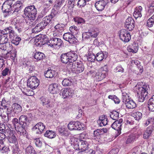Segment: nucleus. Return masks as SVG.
<instances>
[{
    "mask_svg": "<svg viewBox=\"0 0 154 154\" xmlns=\"http://www.w3.org/2000/svg\"><path fill=\"white\" fill-rule=\"evenodd\" d=\"M9 149V148L5 145L3 141H0V151L1 152H7Z\"/></svg>",
    "mask_w": 154,
    "mask_h": 154,
    "instance_id": "f704fd0d",
    "label": "nucleus"
},
{
    "mask_svg": "<svg viewBox=\"0 0 154 154\" xmlns=\"http://www.w3.org/2000/svg\"><path fill=\"white\" fill-rule=\"evenodd\" d=\"M147 26L149 27L154 25V15H153L147 21Z\"/></svg>",
    "mask_w": 154,
    "mask_h": 154,
    "instance_id": "a18cd8bd",
    "label": "nucleus"
},
{
    "mask_svg": "<svg viewBox=\"0 0 154 154\" xmlns=\"http://www.w3.org/2000/svg\"><path fill=\"white\" fill-rule=\"evenodd\" d=\"M135 135L134 134H131L128 136L126 143L127 144L131 143L135 140Z\"/></svg>",
    "mask_w": 154,
    "mask_h": 154,
    "instance_id": "79ce46f5",
    "label": "nucleus"
},
{
    "mask_svg": "<svg viewBox=\"0 0 154 154\" xmlns=\"http://www.w3.org/2000/svg\"><path fill=\"white\" fill-rule=\"evenodd\" d=\"M142 10V8L141 6H139L138 8H136L133 13V16L135 19L141 17V12Z\"/></svg>",
    "mask_w": 154,
    "mask_h": 154,
    "instance_id": "c756f323",
    "label": "nucleus"
},
{
    "mask_svg": "<svg viewBox=\"0 0 154 154\" xmlns=\"http://www.w3.org/2000/svg\"><path fill=\"white\" fill-rule=\"evenodd\" d=\"M7 37L6 35L3 34V35H2V37L1 38L0 41V45L6 44L8 42V38Z\"/></svg>",
    "mask_w": 154,
    "mask_h": 154,
    "instance_id": "c03bdc74",
    "label": "nucleus"
},
{
    "mask_svg": "<svg viewBox=\"0 0 154 154\" xmlns=\"http://www.w3.org/2000/svg\"><path fill=\"white\" fill-rule=\"evenodd\" d=\"M37 10L34 5L26 7L24 11L23 16L26 19V24L30 27L36 24L35 21L36 17Z\"/></svg>",
    "mask_w": 154,
    "mask_h": 154,
    "instance_id": "f257e3e1",
    "label": "nucleus"
},
{
    "mask_svg": "<svg viewBox=\"0 0 154 154\" xmlns=\"http://www.w3.org/2000/svg\"><path fill=\"white\" fill-rule=\"evenodd\" d=\"M21 40V38L17 36L11 39V43L16 45H18Z\"/></svg>",
    "mask_w": 154,
    "mask_h": 154,
    "instance_id": "8fccbe9b",
    "label": "nucleus"
},
{
    "mask_svg": "<svg viewBox=\"0 0 154 154\" xmlns=\"http://www.w3.org/2000/svg\"><path fill=\"white\" fill-rule=\"evenodd\" d=\"M9 51L4 49L0 48V57L5 59L8 58L9 57Z\"/></svg>",
    "mask_w": 154,
    "mask_h": 154,
    "instance_id": "72a5a7b5",
    "label": "nucleus"
},
{
    "mask_svg": "<svg viewBox=\"0 0 154 154\" xmlns=\"http://www.w3.org/2000/svg\"><path fill=\"white\" fill-rule=\"evenodd\" d=\"M29 120L28 116L24 115H21L19 118V121L16 118H14L12 120V123L15 128L18 131H21L23 128L29 124Z\"/></svg>",
    "mask_w": 154,
    "mask_h": 154,
    "instance_id": "7ed1b4c3",
    "label": "nucleus"
},
{
    "mask_svg": "<svg viewBox=\"0 0 154 154\" xmlns=\"http://www.w3.org/2000/svg\"><path fill=\"white\" fill-rule=\"evenodd\" d=\"M115 71L116 72H123L124 69L120 65L118 66L115 69Z\"/></svg>",
    "mask_w": 154,
    "mask_h": 154,
    "instance_id": "e2e57ef3",
    "label": "nucleus"
},
{
    "mask_svg": "<svg viewBox=\"0 0 154 154\" xmlns=\"http://www.w3.org/2000/svg\"><path fill=\"white\" fill-rule=\"evenodd\" d=\"M63 43L62 41L60 38H53L49 39L47 44L51 47L56 49H59Z\"/></svg>",
    "mask_w": 154,
    "mask_h": 154,
    "instance_id": "9d476101",
    "label": "nucleus"
},
{
    "mask_svg": "<svg viewBox=\"0 0 154 154\" xmlns=\"http://www.w3.org/2000/svg\"><path fill=\"white\" fill-rule=\"evenodd\" d=\"M57 83H53L50 85L49 88V91L52 94H56L58 92L60 89Z\"/></svg>",
    "mask_w": 154,
    "mask_h": 154,
    "instance_id": "b1692460",
    "label": "nucleus"
},
{
    "mask_svg": "<svg viewBox=\"0 0 154 154\" xmlns=\"http://www.w3.org/2000/svg\"><path fill=\"white\" fill-rule=\"evenodd\" d=\"M25 152L26 154H34L36 152L34 148L30 145L28 146L26 148Z\"/></svg>",
    "mask_w": 154,
    "mask_h": 154,
    "instance_id": "4c0bfd02",
    "label": "nucleus"
},
{
    "mask_svg": "<svg viewBox=\"0 0 154 154\" xmlns=\"http://www.w3.org/2000/svg\"><path fill=\"white\" fill-rule=\"evenodd\" d=\"M108 69L106 65H104L99 69L96 74V77L98 81H100L104 79L107 74Z\"/></svg>",
    "mask_w": 154,
    "mask_h": 154,
    "instance_id": "1a4fd4ad",
    "label": "nucleus"
},
{
    "mask_svg": "<svg viewBox=\"0 0 154 154\" xmlns=\"http://www.w3.org/2000/svg\"><path fill=\"white\" fill-rule=\"evenodd\" d=\"M120 39L125 42H128L131 39V35L129 32L125 29H123L119 32Z\"/></svg>",
    "mask_w": 154,
    "mask_h": 154,
    "instance_id": "f8f14e48",
    "label": "nucleus"
},
{
    "mask_svg": "<svg viewBox=\"0 0 154 154\" xmlns=\"http://www.w3.org/2000/svg\"><path fill=\"white\" fill-rule=\"evenodd\" d=\"M148 107L149 111L154 112V95L149 99Z\"/></svg>",
    "mask_w": 154,
    "mask_h": 154,
    "instance_id": "473e14b6",
    "label": "nucleus"
},
{
    "mask_svg": "<svg viewBox=\"0 0 154 154\" xmlns=\"http://www.w3.org/2000/svg\"><path fill=\"white\" fill-rule=\"evenodd\" d=\"M34 58L37 60L39 61L43 60L45 57V55L44 53L40 52H37L34 56Z\"/></svg>",
    "mask_w": 154,
    "mask_h": 154,
    "instance_id": "c9c22d12",
    "label": "nucleus"
},
{
    "mask_svg": "<svg viewBox=\"0 0 154 154\" xmlns=\"http://www.w3.org/2000/svg\"><path fill=\"white\" fill-rule=\"evenodd\" d=\"M72 83V81L68 78L64 79L62 82L63 85L65 86L70 85Z\"/></svg>",
    "mask_w": 154,
    "mask_h": 154,
    "instance_id": "3c124183",
    "label": "nucleus"
},
{
    "mask_svg": "<svg viewBox=\"0 0 154 154\" xmlns=\"http://www.w3.org/2000/svg\"><path fill=\"white\" fill-rule=\"evenodd\" d=\"M86 140H81L76 138H72L71 139V144L73 146L74 148L76 150H81L85 151L89 148V143Z\"/></svg>",
    "mask_w": 154,
    "mask_h": 154,
    "instance_id": "20e7f679",
    "label": "nucleus"
},
{
    "mask_svg": "<svg viewBox=\"0 0 154 154\" xmlns=\"http://www.w3.org/2000/svg\"><path fill=\"white\" fill-rule=\"evenodd\" d=\"M104 57V54L102 51L97 53L95 56L96 60L98 61H101L102 60Z\"/></svg>",
    "mask_w": 154,
    "mask_h": 154,
    "instance_id": "ea45409f",
    "label": "nucleus"
},
{
    "mask_svg": "<svg viewBox=\"0 0 154 154\" xmlns=\"http://www.w3.org/2000/svg\"><path fill=\"white\" fill-rule=\"evenodd\" d=\"M123 120L122 119H120L119 120L115 121L111 125L112 128L118 131L119 133L121 130L122 123V122Z\"/></svg>",
    "mask_w": 154,
    "mask_h": 154,
    "instance_id": "412c9836",
    "label": "nucleus"
},
{
    "mask_svg": "<svg viewBox=\"0 0 154 154\" xmlns=\"http://www.w3.org/2000/svg\"><path fill=\"white\" fill-rule=\"evenodd\" d=\"M16 131L19 133V134H20L21 135H23L24 136H26V131L25 128H23L22 130L21 131H18L17 130L16 128H15Z\"/></svg>",
    "mask_w": 154,
    "mask_h": 154,
    "instance_id": "338daca9",
    "label": "nucleus"
},
{
    "mask_svg": "<svg viewBox=\"0 0 154 154\" xmlns=\"http://www.w3.org/2000/svg\"><path fill=\"white\" fill-rule=\"evenodd\" d=\"M86 2L85 0H79L78 2L77 5L80 7H84L86 5Z\"/></svg>",
    "mask_w": 154,
    "mask_h": 154,
    "instance_id": "680f3d73",
    "label": "nucleus"
},
{
    "mask_svg": "<svg viewBox=\"0 0 154 154\" xmlns=\"http://www.w3.org/2000/svg\"><path fill=\"white\" fill-rule=\"evenodd\" d=\"M34 142L36 146L38 147H41L42 146V142L39 138H36L34 140Z\"/></svg>",
    "mask_w": 154,
    "mask_h": 154,
    "instance_id": "4d7b16f0",
    "label": "nucleus"
},
{
    "mask_svg": "<svg viewBox=\"0 0 154 154\" xmlns=\"http://www.w3.org/2000/svg\"><path fill=\"white\" fill-rule=\"evenodd\" d=\"M91 37L90 32H85L82 34V38L84 39H87Z\"/></svg>",
    "mask_w": 154,
    "mask_h": 154,
    "instance_id": "0e129e2a",
    "label": "nucleus"
},
{
    "mask_svg": "<svg viewBox=\"0 0 154 154\" xmlns=\"http://www.w3.org/2000/svg\"><path fill=\"white\" fill-rule=\"evenodd\" d=\"M134 63L137 65L138 69L137 70H139V73H141L143 71V66L139 63V62L137 60H136L134 62Z\"/></svg>",
    "mask_w": 154,
    "mask_h": 154,
    "instance_id": "603ef678",
    "label": "nucleus"
},
{
    "mask_svg": "<svg viewBox=\"0 0 154 154\" xmlns=\"http://www.w3.org/2000/svg\"><path fill=\"white\" fill-rule=\"evenodd\" d=\"M69 30L71 34L75 35L78 34L79 32V30L78 28L74 26H71L69 28Z\"/></svg>",
    "mask_w": 154,
    "mask_h": 154,
    "instance_id": "37998d69",
    "label": "nucleus"
},
{
    "mask_svg": "<svg viewBox=\"0 0 154 154\" xmlns=\"http://www.w3.org/2000/svg\"><path fill=\"white\" fill-rule=\"evenodd\" d=\"M97 123L99 126L102 127L107 124V119L106 116H102L99 117V119L97 121Z\"/></svg>",
    "mask_w": 154,
    "mask_h": 154,
    "instance_id": "a878e982",
    "label": "nucleus"
},
{
    "mask_svg": "<svg viewBox=\"0 0 154 154\" xmlns=\"http://www.w3.org/2000/svg\"><path fill=\"white\" fill-rule=\"evenodd\" d=\"M73 94V90L69 88H64L60 93V94L62 95L63 98L71 97Z\"/></svg>",
    "mask_w": 154,
    "mask_h": 154,
    "instance_id": "dca6fc26",
    "label": "nucleus"
},
{
    "mask_svg": "<svg viewBox=\"0 0 154 154\" xmlns=\"http://www.w3.org/2000/svg\"><path fill=\"white\" fill-rule=\"evenodd\" d=\"M12 1L9 0L6 1L3 4L2 7V11L5 12L9 13L11 11H13L12 8Z\"/></svg>",
    "mask_w": 154,
    "mask_h": 154,
    "instance_id": "2eb2a0df",
    "label": "nucleus"
},
{
    "mask_svg": "<svg viewBox=\"0 0 154 154\" xmlns=\"http://www.w3.org/2000/svg\"><path fill=\"white\" fill-rule=\"evenodd\" d=\"M110 116L113 120H116L119 118V113L116 111H113L111 113Z\"/></svg>",
    "mask_w": 154,
    "mask_h": 154,
    "instance_id": "49530a36",
    "label": "nucleus"
},
{
    "mask_svg": "<svg viewBox=\"0 0 154 154\" xmlns=\"http://www.w3.org/2000/svg\"><path fill=\"white\" fill-rule=\"evenodd\" d=\"M4 35H9V38L11 39L17 36L12 28L10 27L4 29Z\"/></svg>",
    "mask_w": 154,
    "mask_h": 154,
    "instance_id": "aec40b11",
    "label": "nucleus"
},
{
    "mask_svg": "<svg viewBox=\"0 0 154 154\" xmlns=\"http://www.w3.org/2000/svg\"><path fill=\"white\" fill-rule=\"evenodd\" d=\"M94 135L98 139H100L102 136L100 129H97L94 132Z\"/></svg>",
    "mask_w": 154,
    "mask_h": 154,
    "instance_id": "864d4df0",
    "label": "nucleus"
},
{
    "mask_svg": "<svg viewBox=\"0 0 154 154\" xmlns=\"http://www.w3.org/2000/svg\"><path fill=\"white\" fill-rule=\"evenodd\" d=\"M119 152V149L117 148H115L112 149L109 152L111 154H117Z\"/></svg>",
    "mask_w": 154,
    "mask_h": 154,
    "instance_id": "774afa93",
    "label": "nucleus"
},
{
    "mask_svg": "<svg viewBox=\"0 0 154 154\" xmlns=\"http://www.w3.org/2000/svg\"><path fill=\"white\" fill-rule=\"evenodd\" d=\"M67 69L69 71L71 70L76 73L82 72L84 69V66L81 62H73L72 63L69 64L67 66Z\"/></svg>",
    "mask_w": 154,
    "mask_h": 154,
    "instance_id": "0eeeda50",
    "label": "nucleus"
},
{
    "mask_svg": "<svg viewBox=\"0 0 154 154\" xmlns=\"http://www.w3.org/2000/svg\"><path fill=\"white\" fill-rule=\"evenodd\" d=\"M0 131L5 134H10L12 131L7 125H5L4 124H0Z\"/></svg>",
    "mask_w": 154,
    "mask_h": 154,
    "instance_id": "7c9ffc66",
    "label": "nucleus"
},
{
    "mask_svg": "<svg viewBox=\"0 0 154 154\" xmlns=\"http://www.w3.org/2000/svg\"><path fill=\"white\" fill-rule=\"evenodd\" d=\"M5 44L6 48L5 50H6L10 52L14 49L12 45L10 44L9 42H8Z\"/></svg>",
    "mask_w": 154,
    "mask_h": 154,
    "instance_id": "13d9d810",
    "label": "nucleus"
},
{
    "mask_svg": "<svg viewBox=\"0 0 154 154\" xmlns=\"http://www.w3.org/2000/svg\"><path fill=\"white\" fill-rule=\"evenodd\" d=\"M96 59L95 56L91 53H88L87 59L88 61L91 62H94Z\"/></svg>",
    "mask_w": 154,
    "mask_h": 154,
    "instance_id": "09e8293b",
    "label": "nucleus"
},
{
    "mask_svg": "<svg viewBox=\"0 0 154 154\" xmlns=\"http://www.w3.org/2000/svg\"><path fill=\"white\" fill-rule=\"evenodd\" d=\"M53 18L51 14L43 18L42 21L38 24L32 30L33 33H36L42 31L48 24Z\"/></svg>",
    "mask_w": 154,
    "mask_h": 154,
    "instance_id": "39448f33",
    "label": "nucleus"
},
{
    "mask_svg": "<svg viewBox=\"0 0 154 154\" xmlns=\"http://www.w3.org/2000/svg\"><path fill=\"white\" fill-rule=\"evenodd\" d=\"M127 50L129 52L136 53L138 50V45L136 43H133L129 45L127 48Z\"/></svg>",
    "mask_w": 154,
    "mask_h": 154,
    "instance_id": "393cba45",
    "label": "nucleus"
},
{
    "mask_svg": "<svg viewBox=\"0 0 154 154\" xmlns=\"http://www.w3.org/2000/svg\"><path fill=\"white\" fill-rule=\"evenodd\" d=\"M44 136L49 138H53L56 136L55 133L51 130H48L46 131L44 134Z\"/></svg>",
    "mask_w": 154,
    "mask_h": 154,
    "instance_id": "e433bc0d",
    "label": "nucleus"
},
{
    "mask_svg": "<svg viewBox=\"0 0 154 154\" xmlns=\"http://www.w3.org/2000/svg\"><path fill=\"white\" fill-rule=\"evenodd\" d=\"M10 69L9 67L5 68L2 71V74L3 76H5L10 73Z\"/></svg>",
    "mask_w": 154,
    "mask_h": 154,
    "instance_id": "052dcab7",
    "label": "nucleus"
},
{
    "mask_svg": "<svg viewBox=\"0 0 154 154\" xmlns=\"http://www.w3.org/2000/svg\"><path fill=\"white\" fill-rule=\"evenodd\" d=\"M74 19L75 22L78 24H82L85 22L84 20L81 18L76 17L74 18Z\"/></svg>",
    "mask_w": 154,
    "mask_h": 154,
    "instance_id": "bf43d9fd",
    "label": "nucleus"
},
{
    "mask_svg": "<svg viewBox=\"0 0 154 154\" xmlns=\"http://www.w3.org/2000/svg\"><path fill=\"white\" fill-rule=\"evenodd\" d=\"M149 8V12L151 13L154 11V1L152 2Z\"/></svg>",
    "mask_w": 154,
    "mask_h": 154,
    "instance_id": "69168bd1",
    "label": "nucleus"
},
{
    "mask_svg": "<svg viewBox=\"0 0 154 154\" xmlns=\"http://www.w3.org/2000/svg\"><path fill=\"white\" fill-rule=\"evenodd\" d=\"M27 85L32 89L36 88L39 85V81L35 76H31L28 80Z\"/></svg>",
    "mask_w": 154,
    "mask_h": 154,
    "instance_id": "9b49d317",
    "label": "nucleus"
},
{
    "mask_svg": "<svg viewBox=\"0 0 154 154\" xmlns=\"http://www.w3.org/2000/svg\"><path fill=\"white\" fill-rule=\"evenodd\" d=\"M45 128V126L43 123L39 122L37 123L33 128V130L35 131L37 134H41L43 130Z\"/></svg>",
    "mask_w": 154,
    "mask_h": 154,
    "instance_id": "6ab92c4d",
    "label": "nucleus"
},
{
    "mask_svg": "<svg viewBox=\"0 0 154 154\" xmlns=\"http://www.w3.org/2000/svg\"><path fill=\"white\" fill-rule=\"evenodd\" d=\"M134 21L131 17L127 18L125 23V27L129 31L133 30L134 27Z\"/></svg>",
    "mask_w": 154,
    "mask_h": 154,
    "instance_id": "a211bd4d",
    "label": "nucleus"
},
{
    "mask_svg": "<svg viewBox=\"0 0 154 154\" xmlns=\"http://www.w3.org/2000/svg\"><path fill=\"white\" fill-rule=\"evenodd\" d=\"M108 98L112 99L115 103H119L120 102L119 100L115 95H109L108 96Z\"/></svg>",
    "mask_w": 154,
    "mask_h": 154,
    "instance_id": "5fc2aeb1",
    "label": "nucleus"
},
{
    "mask_svg": "<svg viewBox=\"0 0 154 154\" xmlns=\"http://www.w3.org/2000/svg\"><path fill=\"white\" fill-rule=\"evenodd\" d=\"M60 58L62 63L67 64V67L69 64L76 61L77 55L75 53L72 52L63 54L61 55Z\"/></svg>",
    "mask_w": 154,
    "mask_h": 154,
    "instance_id": "423d86ee",
    "label": "nucleus"
},
{
    "mask_svg": "<svg viewBox=\"0 0 154 154\" xmlns=\"http://www.w3.org/2000/svg\"><path fill=\"white\" fill-rule=\"evenodd\" d=\"M10 54L9 56L10 58L13 60H14L16 55L17 51L15 49H14L10 52H9Z\"/></svg>",
    "mask_w": 154,
    "mask_h": 154,
    "instance_id": "6e6d98bb",
    "label": "nucleus"
},
{
    "mask_svg": "<svg viewBox=\"0 0 154 154\" xmlns=\"http://www.w3.org/2000/svg\"><path fill=\"white\" fill-rule=\"evenodd\" d=\"M68 128L70 130H80L83 128L81 123L79 122H71L68 125Z\"/></svg>",
    "mask_w": 154,
    "mask_h": 154,
    "instance_id": "4468645a",
    "label": "nucleus"
},
{
    "mask_svg": "<svg viewBox=\"0 0 154 154\" xmlns=\"http://www.w3.org/2000/svg\"><path fill=\"white\" fill-rule=\"evenodd\" d=\"M106 5V3L104 0H100L97 1L95 4L96 9L99 11L103 10Z\"/></svg>",
    "mask_w": 154,
    "mask_h": 154,
    "instance_id": "4be33fe9",
    "label": "nucleus"
},
{
    "mask_svg": "<svg viewBox=\"0 0 154 154\" xmlns=\"http://www.w3.org/2000/svg\"><path fill=\"white\" fill-rule=\"evenodd\" d=\"M153 129L151 126L147 127L143 134V138L145 139H148L152 135V132Z\"/></svg>",
    "mask_w": 154,
    "mask_h": 154,
    "instance_id": "5701e85b",
    "label": "nucleus"
},
{
    "mask_svg": "<svg viewBox=\"0 0 154 154\" xmlns=\"http://www.w3.org/2000/svg\"><path fill=\"white\" fill-rule=\"evenodd\" d=\"M149 88V86L147 84L143 85L137 84L134 87V90L137 93L138 101L143 102L146 99Z\"/></svg>",
    "mask_w": 154,
    "mask_h": 154,
    "instance_id": "f03ea898",
    "label": "nucleus"
},
{
    "mask_svg": "<svg viewBox=\"0 0 154 154\" xmlns=\"http://www.w3.org/2000/svg\"><path fill=\"white\" fill-rule=\"evenodd\" d=\"M22 110L20 105L17 103H14L11 107L8 108L7 114L8 116H14L16 113H18Z\"/></svg>",
    "mask_w": 154,
    "mask_h": 154,
    "instance_id": "6e6552de",
    "label": "nucleus"
},
{
    "mask_svg": "<svg viewBox=\"0 0 154 154\" xmlns=\"http://www.w3.org/2000/svg\"><path fill=\"white\" fill-rule=\"evenodd\" d=\"M63 39L72 44H75L77 42V40L74 35L70 32L65 33L63 36Z\"/></svg>",
    "mask_w": 154,
    "mask_h": 154,
    "instance_id": "ddd939ff",
    "label": "nucleus"
},
{
    "mask_svg": "<svg viewBox=\"0 0 154 154\" xmlns=\"http://www.w3.org/2000/svg\"><path fill=\"white\" fill-rule=\"evenodd\" d=\"M132 116L136 120L138 121L142 118V114L139 112H135L132 114Z\"/></svg>",
    "mask_w": 154,
    "mask_h": 154,
    "instance_id": "a19ab883",
    "label": "nucleus"
},
{
    "mask_svg": "<svg viewBox=\"0 0 154 154\" xmlns=\"http://www.w3.org/2000/svg\"><path fill=\"white\" fill-rule=\"evenodd\" d=\"M126 107L129 109H133L136 106L135 102L132 100L128 99L125 103Z\"/></svg>",
    "mask_w": 154,
    "mask_h": 154,
    "instance_id": "cd10ccee",
    "label": "nucleus"
},
{
    "mask_svg": "<svg viewBox=\"0 0 154 154\" xmlns=\"http://www.w3.org/2000/svg\"><path fill=\"white\" fill-rule=\"evenodd\" d=\"M1 104L2 106L3 107H4V108H6V112L7 113L8 112V108H10L9 104H8V101H7L5 99L3 98L2 100Z\"/></svg>",
    "mask_w": 154,
    "mask_h": 154,
    "instance_id": "de8ad7c7",
    "label": "nucleus"
},
{
    "mask_svg": "<svg viewBox=\"0 0 154 154\" xmlns=\"http://www.w3.org/2000/svg\"><path fill=\"white\" fill-rule=\"evenodd\" d=\"M12 131L10 134H9L8 140L10 143H16L17 142V138L14 134L12 133Z\"/></svg>",
    "mask_w": 154,
    "mask_h": 154,
    "instance_id": "58836bf2",
    "label": "nucleus"
},
{
    "mask_svg": "<svg viewBox=\"0 0 154 154\" xmlns=\"http://www.w3.org/2000/svg\"><path fill=\"white\" fill-rule=\"evenodd\" d=\"M20 1H17L16 2V4H14L12 6L13 11L14 10L13 12H12V14H16V13H17L20 10L21 5H20Z\"/></svg>",
    "mask_w": 154,
    "mask_h": 154,
    "instance_id": "2f4dec72",
    "label": "nucleus"
},
{
    "mask_svg": "<svg viewBox=\"0 0 154 154\" xmlns=\"http://www.w3.org/2000/svg\"><path fill=\"white\" fill-rule=\"evenodd\" d=\"M40 103L43 106H45L48 108H51L54 106V103L51 102L47 98L42 97L40 98Z\"/></svg>",
    "mask_w": 154,
    "mask_h": 154,
    "instance_id": "f3484780",
    "label": "nucleus"
},
{
    "mask_svg": "<svg viewBox=\"0 0 154 154\" xmlns=\"http://www.w3.org/2000/svg\"><path fill=\"white\" fill-rule=\"evenodd\" d=\"M56 73V72L54 70L51 69H48L45 72V76L46 78H52L55 76Z\"/></svg>",
    "mask_w": 154,
    "mask_h": 154,
    "instance_id": "bb28decb",
    "label": "nucleus"
},
{
    "mask_svg": "<svg viewBox=\"0 0 154 154\" xmlns=\"http://www.w3.org/2000/svg\"><path fill=\"white\" fill-rule=\"evenodd\" d=\"M38 41L37 42V46H41L42 45L47 44L48 42V38L45 35H43L41 36L40 38L38 39Z\"/></svg>",
    "mask_w": 154,
    "mask_h": 154,
    "instance_id": "c85d7f7f",
    "label": "nucleus"
}]
</instances>
